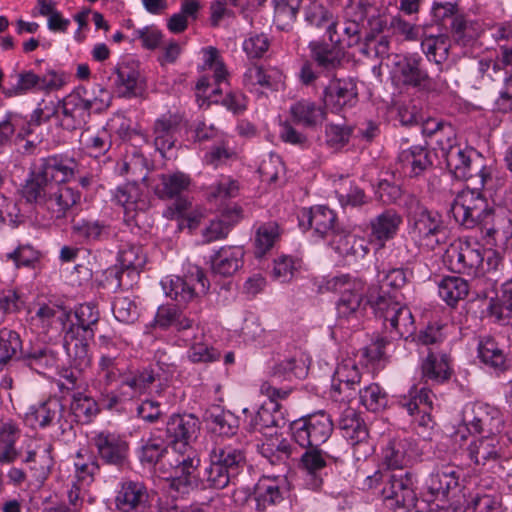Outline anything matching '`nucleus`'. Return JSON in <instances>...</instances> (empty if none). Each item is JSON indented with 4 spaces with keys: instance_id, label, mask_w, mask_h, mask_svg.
I'll use <instances>...</instances> for the list:
<instances>
[{
    "instance_id": "864d4df0",
    "label": "nucleus",
    "mask_w": 512,
    "mask_h": 512,
    "mask_svg": "<svg viewBox=\"0 0 512 512\" xmlns=\"http://www.w3.org/2000/svg\"><path fill=\"white\" fill-rule=\"evenodd\" d=\"M274 23L281 30H289L296 21L302 0H273Z\"/></svg>"
},
{
    "instance_id": "603ef678",
    "label": "nucleus",
    "mask_w": 512,
    "mask_h": 512,
    "mask_svg": "<svg viewBox=\"0 0 512 512\" xmlns=\"http://www.w3.org/2000/svg\"><path fill=\"white\" fill-rule=\"evenodd\" d=\"M254 497L259 510H265L282 500V493L275 479L262 477L255 486Z\"/></svg>"
},
{
    "instance_id": "49530a36",
    "label": "nucleus",
    "mask_w": 512,
    "mask_h": 512,
    "mask_svg": "<svg viewBox=\"0 0 512 512\" xmlns=\"http://www.w3.org/2000/svg\"><path fill=\"white\" fill-rule=\"evenodd\" d=\"M53 184L54 183H51L38 169V171L31 172L29 177L26 179L25 184L21 189L22 196L27 202L36 203L42 206Z\"/></svg>"
},
{
    "instance_id": "b1692460",
    "label": "nucleus",
    "mask_w": 512,
    "mask_h": 512,
    "mask_svg": "<svg viewBox=\"0 0 512 512\" xmlns=\"http://www.w3.org/2000/svg\"><path fill=\"white\" fill-rule=\"evenodd\" d=\"M305 8V21L311 27L325 29L331 42L337 34V20L334 15L333 0H308Z\"/></svg>"
},
{
    "instance_id": "2f4dec72",
    "label": "nucleus",
    "mask_w": 512,
    "mask_h": 512,
    "mask_svg": "<svg viewBox=\"0 0 512 512\" xmlns=\"http://www.w3.org/2000/svg\"><path fill=\"white\" fill-rule=\"evenodd\" d=\"M364 13L360 20H347L343 27V38H336L333 43L345 42L348 47H358L359 52L365 56L372 53L371 44L375 41V35L366 32L363 24Z\"/></svg>"
},
{
    "instance_id": "0eeeda50",
    "label": "nucleus",
    "mask_w": 512,
    "mask_h": 512,
    "mask_svg": "<svg viewBox=\"0 0 512 512\" xmlns=\"http://www.w3.org/2000/svg\"><path fill=\"white\" fill-rule=\"evenodd\" d=\"M443 262L447 268L458 274L472 277L484 276L483 248L470 242L455 241L445 250Z\"/></svg>"
},
{
    "instance_id": "f03ea898",
    "label": "nucleus",
    "mask_w": 512,
    "mask_h": 512,
    "mask_svg": "<svg viewBox=\"0 0 512 512\" xmlns=\"http://www.w3.org/2000/svg\"><path fill=\"white\" fill-rule=\"evenodd\" d=\"M99 317V311L94 304L84 303L74 312L76 322L71 317L64 322V347L75 365L81 368L91 363L88 342L94 338V326L97 325Z\"/></svg>"
},
{
    "instance_id": "a19ab883",
    "label": "nucleus",
    "mask_w": 512,
    "mask_h": 512,
    "mask_svg": "<svg viewBox=\"0 0 512 512\" xmlns=\"http://www.w3.org/2000/svg\"><path fill=\"white\" fill-rule=\"evenodd\" d=\"M332 248L345 258L363 259L368 253L366 240L354 234L340 230L330 240Z\"/></svg>"
},
{
    "instance_id": "09e8293b",
    "label": "nucleus",
    "mask_w": 512,
    "mask_h": 512,
    "mask_svg": "<svg viewBox=\"0 0 512 512\" xmlns=\"http://www.w3.org/2000/svg\"><path fill=\"white\" fill-rule=\"evenodd\" d=\"M280 76L276 69H264L262 66L252 65L247 68L243 83L248 89H253L256 86L274 89L280 81Z\"/></svg>"
},
{
    "instance_id": "aec40b11",
    "label": "nucleus",
    "mask_w": 512,
    "mask_h": 512,
    "mask_svg": "<svg viewBox=\"0 0 512 512\" xmlns=\"http://www.w3.org/2000/svg\"><path fill=\"white\" fill-rule=\"evenodd\" d=\"M47 195L42 207L50 214L51 219L65 218L81 198L78 190L61 183H54Z\"/></svg>"
},
{
    "instance_id": "72a5a7b5",
    "label": "nucleus",
    "mask_w": 512,
    "mask_h": 512,
    "mask_svg": "<svg viewBox=\"0 0 512 512\" xmlns=\"http://www.w3.org/2000/svg\"><path fill=\"white\" fill-rule=\"evenodd\" d=\"M39 170L51 183L66 184L79 174L78 164L74 159L49 156L42 160Z\"/></svg>"
},
{
    "instance_id": "20e7f679",
    "label": "nucleus",
    "mask_w": 512,
    "mask_h": 512,
    "mask_svg": "<svg viewBox=\"0 0 512 512\" xmlns=\"http://www.w3.org/2000/svg\"><path fill=\"white\" fill-rule=\"evenodd\" d=\"M442 151L445 152V160L448 169L460 180L471 181L476 189H483L492 180V170L483 164V159L472 148H462L459 145L445 143L438 140Z\"/></svg>"
},
{
    "instance_id": "39448f33",
    "label": "nucleus",
    "mask_w": 512,
    "mask_h": 512,
    "mask_svg": "<svg viewBox=\"0 0 512 512\" xmlns=\"http://www.w3.org/2000/svg\"><path fill=\"white\" fill-rule=\"evenodd\" d=\"M381 289L382 287L371 286L367 291V302L375 309L376 316L383 320L385 328L390 333L407 338L415 331L410 309L382 293Z\"/></svg>"
},
{
    "instance_id": "338daca9",
    "label": "nucleus",
    "mask_w": 512,
    "mask_h": 512,
    "mask_svg": "<svg viewBox=\"0 0 512 512\" xmlns=\"http://www.w3.org/2000/svg\"><path fill=\"white\" fill-rule=\"evenodd\" d=\"M21 348V340L15 331L0 329V364L10 361Z\"/></svg>"
},
{
    "instance_id": "f8f14e48",
    "label": "nucleus",
    "mask_w": 512,
    "mask_h": 512,
    "mask_svg": "<svg viewBox=\"0 0 512 512\" xmlns=\"http://www.w3.org/2000/svg\"><path fill=\"white\" fill-rule=\"evenodd\" d=\"M329 290L340 294L337 312L340 318L357 317L363 299L364 283L347 275L337 276L327 283Z\"/></svg>"
},
{
    "instance_id": "412c9836",
    "label": "nucleus",
    "mask_w": 512,
    "mask_h": 512,
    "mask_svg": "<svg viewBox=\"0 0 512 512\" xmlns=\"http://www.w3.org/2000/svg\"><path fill=\"white\" fill-rule=\"evenodd\" d=\"M99 457L108 464L121 466L125 463L129 444L125 437L110 431H101L93 438Z\"/></svg>"
},
{
    "instance_id": "c756f323",
    "label": "nucleus",
    "mask_w": 512,
    "mask_h": 512,
    "mask_svg": "<svg viewBox=\"0 0 512 512\" xmlns=\"http://www.w3.org/2000/svg\"><path fill=\"white\" fill-rule=\"evenodd\" d=\"M460 470L450 464L437 467L427 481V489L435 498H446L459 486Z\"/></svg>"
},
{
    "instance_id": "7ed1b4c3",
    "label": "nucleus",
    "mask_w": 512,
    "mask_h": 512,
    "mask_svg": "<svg viewBox=\"0 0 512 512\" xmlns=\"http://www.w3.org/2000/svg\"><path fill=\"white\" fill-rule=\"evenodd\" d=\"M409 235L414 244L425 252L442 249L448 240V231L438 212L431 211L416 201L408 213Z\"/></svg>"
},
{
    "instance_id": "f257e3e1",
    "label": "nucleus",
    "mask_w": 512,
    "mask_h": 512,
    "mask_svg": "<svg viewBox=\"0 0 512 512\" xmlns=\"http://www.w3.org/2000/svg\"><path fill=\"white\" fill-rule=\"evenodd\" d=\"M199 430L200 422L192 414H174L166 423V435L173 444L170 465L175 471L170 487L176 492L185 493L195 483L200 458L190 442L197 438Z\"/></svg>"
},
{
    "instance_id": "680f3d73",
    "label": "nucleus",
    "mask_w": 512,
    "mask_h": 512,
    "mask_svg": "<svg viewBox=\"0 0 512 512\" xmlns=\"http://www.w3.org/2000/svg\"><path fill=\"white\" fill-rule=\"evenodd\" d=\"M238 181L229 176H222L215 184L206 189V197L210 202L223 201L228 198L236 197L239 193Z\"/></svg>"
},
{
    "instance_id": "9b49d317",
    "label": "nucleus",
    "mask_w": 512,
    "mask_h": 512,
    "mask_svg": "<svg viewBox=\"0 0 512 512\" xmlns=\"http://www.w3.org/2000/svg\"><path fill=\"white\" fill-rule=\"evenodd\" d=\"M415 475L412 472L386 474L382 497L392 508H417L418 498L415 492Z\"/></svg>"
},
{
    "instance_id": "052dcab7",
    "label": "nucleus",
    "mask_w": 512,
    "mask_h": 512,
    "mask_svg": "<svg viewBox=\"0 0 512 512\" xmlns=\"http://www.w3.org/2000/svg\"><path fill=\"white\" fill-rule=\"evenodd\" d=\"M80 141L89 154L94 157L105 154L111 147L109 135L105 130L98 132L86 130L82 133Z\"/></svg>"
},
{
    "instance_id": "8fccbe9b",
    "label": "nucleus",
    "mask_w": 512,
    "mask_h": 512,
    "mask_svg": "<svg viewBox=\"0 0 512 512\" xmlns=\"http://www.w3.org/2000/svg\"><path fill=\"white\" fill-rule=\"evenodd\" d=\"M154 381L153 371L144 369L125 377L120 384V390L123 396L131 399L146 392Z\"/></svg>"
},
{
    "instance_id": "c85d7f7f",
    "label": "nucleus",
    "mask_w": 512,
    "mask_h": 512,
    "mask_svg": "<svg viewBox=\"0 0 512 512\" xmlns=\"http://www.w3.org/2000/svg\"><path fill=\"white\" fill-rule=\"evenodd\" d=\"M245 251L241 246H222L211 256V271L215 275L229 277L243 265Z\"/></svg>"
},
{
    "instance_id": "79ce46f5",
    "label": "nucleus",
    "mask_w": 512,
    "mask_h": 512,
    "mask_svg": "<svg viewBox=\"0 0 512 512\" xmlns=\"http://www.w3.org/2000/svg\"><path fill=\"white\" fill-rule=\"evenodd\" d=\"M311 61L323 72H331L341 65L342 55L339 49L322 41L309 43Z\"/></svg>"
},
{
    "instance_id": "c9c22d12",
    "label": "nucleus",
    "mask_w": 512,
    "mask_h": 512,
    "mask_svg": "<svg viewBox=\"0 0 512 512\" xmlns=\"http://www.w3.org/2000/svg\"><path fill=\"white\" fill-rule=\"evenodd\" d=\"M291 121L304 127L313 128L322 124L326 119V107L314 101L301 99L291 105L289 109Z\"/></svg>"
},
{
    "instance_id": "4d7b16f0",
    "label": "nucleus",
    "mask_w": 512,
    "mask_h": 512,
    "mask_svg": "<svg viewBox=\"0 0 512 512\" xmlns=\"http://www.w3.org/2000/svg\"><path fill=\"white\" fill-rule=\"evenodd\" d=\"M433 394L426 387L413 386L407 395L401 397L400 404L407 409L410 415L423 411L424 404L433 406Z\"/></svg>"
},
{
    "instance_id": "e433bc0d",
    "label": "nucleus",
    "mask_w": 512,
    "mask_h": 512,
    "mask_svg": "<svg viewBox=\"0 0 512 512\" xmlns=\"http://www.w3.org/2000/svg\"><path fill=\"white\" fill-rule=\"evenodd\" d=\"M115 200L123 207L125 216L129 220H133L138 212L145 211L149 206L140 187L135 183H127L118 187L115 192Z\"/></svg>"
},
{
    "instance_id": "58836bf2",
    "label": "nucleus",
    "mask_w": 512,
    "mask_h": 512,
    "mask_svg": "<svg viewBox=\"0 0 512 512\" xmlns=\"http://www.w3.org/2000/svg\"><path fill=\"white\" fill-rule=\"evenodd\" d=\"M415 456V447L408 439H394L383 450V461L391 469L409 466Z\"/></svg>"
},
{
    "instance_id": "ea45409f",
    "label": "nucleus",
    "mask_w": 512,
    "mask_h": 512,
    "mask_svg": "<svg viewBox=\"0 0 512 512\" xmlns=\"http://www.w3.org/2000/svg\"><path fill=\"white\" fill-rule=\"evenodd\" d=\"M115 84L123 97L136 96L142 89L139 65L136 62H122L115 68Z\"/></svg>"
},
{
    "instance_id": "6e6552de",
    "label": "nucleus",
    "mask_w": 512,
    "mask_h": 512,
    "mask_svg": "<svg viewBox=\"0 0 512 512\" xmlns=\"http://www.w3.org/2000/svg\"><path fill=\"white\" fill-rule=\"evenodd\" d=\"M293 439L302 448L318 447L325 443L333 432V422L324 411L309 414L290 424Z\"/></svg>"
},
{
    "instance_id": "4468645a",
    "label": "nucleus",
    "mask_w": 512,
    "mask_h": 512,
    "mask_svg": "<svg viewBox=\"0 0 512 512\" xmlns=\"http://www.w3.org/2000/svg\"><path fill=\"white\" fill-rule=\"evenodd\" d=\"M463 422L470 431L485 435H498L502 428L500 411L484 403L467 406L463 412Z\"/></svg>"
},
{
    "instance_id": "c03bdc74",
    "label": "nucleus",
    "mask_w": 512,
    "mask_h": 512,
    "mask_svg": "<svg viewBox=\"0 0 512 512\" xmlns=\"http://www.w3.org/2000/svg\"><path fill=\"white\" fill-rule=\"evenodd\" d=\"M190 184L189 175L183 172L166 173L158 176L154 191L161 199H171L187 190Z\"/></svg>"
},
{
    "instance_id": "bf43d9fd",
    "label": "nucleus",
    "mask_w": 512,
    "mask_h": 512,
    "mask_svg": "<svg viewBox=\"0 0 512 512\" xmlns=\"http://www.w3.org/2000/svg\"><path fill=\"white\" fill-rule=\"evenodd\" d=\"M427 58L437 64L442 63L448 56L449 39L445 35L426 36L421 43Z\"/></svg>"
},
{
    "instance_id": "13d9d810",
    "label": "nucleus",
    "mask_w": 512,
    "mask_h": 512,
    "mask_svg": "<svg viewBox=\"0 0 512 512\" xmlns=\"http://www.w3.org/2000/svg\"><path fill=\"white\" fill-rule=\"evenodd\" d=\"M280 232L276 223L270 222L261 225L255 235V255L264 256L279 240Z\"/></svg>"
},
{
    "instance_id": "69168bd1",
    "label": "nucleus",
    "mask_w": 512,
    "mask_h": 512,
    "mask_svg": "<svg viewBox=\"0 0 512 512\" xmlns=\"http://www.w3.org/2000/svg\"><path fill=\"white\" fill-rule=\"evenodd\" d=\"M359 399L361 404L370 411H378L386 406V394L382 391L381 387L372 383L365 388L359 390Z\"/></svg>"
},
{
    "instance_id": "cd10ccee",
    "label": "nucleus",
    "mask_w": 512,
    "mask_h": 512,
    "mask_svg": "<svg viewBox=\"0 0 512 512\" xmlns=\"http://www.w3.org/2000/svg\"><path fill=\"white\" fill-rule=\"evenodd\" d=\"M182 118L178 114H164L153 125V142L156 149L164 155L171 150L176 142Z\"/></svg>"
},
{
    "instance_id": "f3484780",
    "label": "nucleus",
    "mask_w": 512,
    "mask_h": 512,
    "mask_svg": "<svg viewBox=\"0 0 512 512\" xmlns=\"http://www.w3.org/2000/svg\"><path fill=\"white\" fill-rule=\"evenodd\" d=\"M467 452L476 466L490 468L506 459L505 445L499 435H483L473 440Z\"/></svg>"
},
{
    "instance_id": "9d476101",
    "label": "nucleus",
    "mask_w": 512,
    "mask_h": 512,
    "mask_svg": "<svg viewBox=\"0 0 512 512\" xmlns=\"http://www.w3.org/2000/svg\"><path fill=\"white\" fill-rule=\"evenodd\" d=\"M481 189H464L459 192L451 205V213L457 223L466 229L476 228L480 217L488 211L487 199L480 192Z\"/></svg>"
},
{
    "instance_id": "393cba45",
    "label": "nucleus",
    "mask_w": 512,
    "mask_h": 512,
    "mask_svg": "<svg viewBox=\"0 0 512 512\" xmlns=\"http://www.w3.org/2000/svg\"><path fill=\"white\" fill-rule=\"evenodd\" d=\"M299 222L301 226L313 228L321 237L333 238L334 234L340 231L336 225L337 217L334 211L322 205L302 210Z\"/></svg>"
},
{
    "instance_id": "a18cd8bd",
    "label": "nucleus",
    "mask_w": 512,
    "mask_h": 512,
    "mask_svg": "<svg viewBox=\"0 0 512 512\" xmlns=\"http://www.w3.org/2000/svg\"><path fill=\"white\" fill-rule=\"evenodd\" d=\"M260 453L273 464L286 463L297 454V449L285 438L276 436L268 439L260 446Z\"/></svg>"
},
{
    "instance_id": "bb28decb",
    "label": "nucleus",
    "mask_w": 512,
    "mask_h": 512,
    "mask_svg": "<svg viewBox=\"0 0 512 512\" xmlns=\"http://www.w3.org/2000/svg\"><path fill=\"white\" fill-rule=\"evenodd\" d=\"M431 166L429 151L420 146L401 151L396 162L397 171L405 177H418Z\"/></svg>"
},
{
    "instance_id": "4c0bfd02",
    "label": "nucleus",
    "mask_w": 512,
    "mask_h": 512,
    "mask_svg": "<svg viewBox=\"0 0 512 512\" xmlns=\"http://www.w3.org/2000/svg\"><path fill=\"white\" fill-rule=\"evenodd\" d=\"M476 228H479L482 237L488 244H494L502 234L506 236L511 230V221L504 213H497L489 208L478 220Z\"/></svg>"
},
{
    "instance_id": "2eb2a0df",
    "label": "nucleus",
    "mask_w": 512,
    "mask_h": 512,
    "mask_svg": "<svg viewBox=\"0 0 512 512\" xmlns=\"http://www.w3.org/2000/svg\"><path fill=\"white\" fill-rule=\"evenodd\" d=\"M53 450L52 443L45 439H30L26 444L22 460L41 483L49 477L54 466Z\"/></svg>"
},
{
    "instance_id": "4be33fe9",
    "label": "nucleus",
    "mask_w": 512,
    "mask_h": 512,
    "mask_svg": "<svg viewBox=\"0 0 512 512\" xmlns=\"http://www.w3.org/2000/svg\"><path fill=\"white\" fill-rule=\"evenodd\" d=\"M358 91L352 79H332L322 95L324 106L333 112L351 107L357 102Z\"/></svg>"
},
{
    "instance_id": "473e14b6",
    "label": "nucleus",
    "mask_w": 512,
    "mask_h": 512,
    "mask_svg": "<svg viewBox=\"0 0 512 512\" xmlns=\"http://www.w3.org/2000/svg\"><path fill=\"white\" fill-rule=\"evenodd\" d=\"M21 436V428L12 418H0V464H11L20 457L16 442Z\"/></svg>"
},
{
    "instance_id": "6e6d98bb",
    "label": "nucleus",
    "mask_w": 512,
    "mask_h": 512,
    "mask_svg": "<svg viewBox=\"0 0 512 512\" xmlns=\"http://www.w3.org/2000/svg\"><path fill=\"white\" fill-rule=\"evenodd\" d=\"M399 78L405 85L420 86L427 78V74L420 69L417 58L405 57L397 63Z\"/></svg>"
},
{
    "instance_id": "1a4fd4ad",
    "label": "nucleus",
    "mask_w": 512,
    "mask_h": 512,
    "mask_svg": "<svg viewBox=\"0 0 512 512\" xmlns=\"http://www.w3.org/2000/svg\"><path fill=\"white\" fill-rule=\"evenodd\" d=\"M118 260L120 267L109 269V277L115 279L117 287L129 290L137 283L139 274L146 264V254L141 245L125 243L119 251Z\"/></svg>"
},
{
    "instance_id": "a211bd4d",
    "label": "nucleus",
    "mask_w": 512,
    "mask_h": 512,
    "mask_svg": "<svg viewBox=\"0 0 512 512\" xmlns=\"http://www.w3.org/2000/svg\"><path fill=\"white\" fill-rule=\"evenodd\" d=\"M339 428L343 436L354 447L355 456L360 459L372 452L369 444V432L365 422L352 409L344 411L339 420Z\"/></svg>"
},
{
    "instance_id": "6ab92c4d",
    "label": "nucleus",
    "mask_w": 512,
    "mask_h": 512,
    "mask_svg": "<svg viewBox=\"0 0 512 512\" xmlns=\"http://www.w3.org/2000/svg\"><path fill=\"white\" fill-rule=\"evenodd\" d=\"M209 286L204 270L198 266H190L183 278L171 280L168 295L177 301L187 302L206 294Z\"/></svg>"
},
{
    "instance_id": "7c9ffc66",
    "label": "nucleus",
    "mask_w": 512,
    "mask_h": 512,
    "mask_svg": "<svg viewBox=\"0 0 512 512\" xmlns=\"http://www.w3.org/2000/svg\"><path fill=\"white\" fill-rule=\"evenodd\" d=\"M209 462L236 476L246 463L241 449L224 443H216L209 452Z\"/></svg>"
},
{
    "instance_id": "ddd939ff",
    "label": "nucleus",
    "mask_w": 512,
    "mask_h": 512,
    "mask_svg": "<svg viewBox=\"0 0 512 512\" xmlns=\"http://www.w3.org/2000/svg\"><path fill=\"white\" fill-rule=\"evenodd\" d=\"M83 94H86L85 89H77L57 105L52 106V113L63 129L68 131L81 129L90 119Z\"/></svg>"
},
{
    "instance_id": "5fc2aeb1",
    "label": "nucleus",
    "mask_w": 512,
    "mask_h": 512,
    "mask_svg": "<svg viewBox=\"0 0 512 512\" xmlns=\"http://www.w3.org/2000/svg\"><path fill=\"white\" fill-rule=\"evenodd\" d=\"M238 151L230 144L228 139H221L214 143L205 153L203 162L206 165L218 167L238 159Z\"/></svg>"
},
{
    "instance_id": "37998d69",
    "label": "nucleus",
    "mask_w": 512,
    "mask_h": 512,
    "mask_svg": "<svg viewBox=\"0 0 512 512\" xmlns=\"http://www.w3.org/2000/svg\"><path fill=\"white\" fill-rule=\"evenodd\" d=\"M422 377L436 383L448 381L452 376L450 357L430 351L421 365Z\"/></svg>"
},
{
    "instance_id": "e2e57ef3",
    "label": "nucleus",
    "mask_w": 512,
    "mask_h": 512,
    "mask_svg": "<svg viewBox=\"0 0 512 512\" xmlns=\"http://www.w3.org/2000/svg\"><path fill=\"white\" fill-rule=\"evenodd\" d=\"M479 357L482 362L495 370L506 368V357L493 339H486L479 345Z\"/></svg>"
},
{
    "instance_id": "de8ad7c7",
    "label": "nucleus",
    "mask_w": 512,
    "mask_h": 512,
    "mask_svg": "<svg viewBox=\"0 0 512 512\" xmlns=\"http://www.w3.org/2000/svg\"><path fill=\"white\" fill-rule=\"evenodd\" d=\"M63 412V405L56 398H50L47 401L36 407L31 413L27 415V421L32 426H39L45 428L58 420Z\"/></svg>"
},
{
    "instance_id": "3c124183",
    "label": "nucleus",
    "mask_w": 512,
    "mask_h": 512,
    "mask_svg": "<svg viewBox=\"0 0 512 512\" xmlns=\"http://www.w3.org/2000/svg\"><path fill=\"white\" fill-rule=\"evenodd\" d=\"M468 293V282L461 277H445L439 284V295L450 306L465 299Z\"/></svg>"
},
{
    "instance_id": "f704fd0d",
    "label": "nucleus",
    "mask_w": 512,
    "mask_h": 512,
    "mask_svg": "<svg viewBox=\"0 0 512 512\" xmlns=\"http://www.w3.org/2000/svg\"><path fill=\"white\" fill-rule=\"evenodd\" d=\"M189 346L187 355L193 363H209L218 361L220 352L207 343L205 333L198 325L195 326L192 336L180 338Z\"/></svg>"
},
{
    "instance_id": "774afa93",
    "label": "nucleus",
    "mask_w": 512,
    "mask_h": 512,
    "mask_svg": "<svg viewBox=\"0 0 512 512\" xmlns=\"http://www.w3.org/2000/svg\"><path fill=\"white\" fill-rule=\"evenodd\" d=\"M71 410L79 420L87 422L99 412V407L92 397L77 393L73 396Z\"/></svg>"
},
{
    "instance_id": "423d86ee",
    "label": "nucleus",
    "mask_w": 512,
    "mask_h": 512,
    "mask_svg": "<svg viewBox=\"0 0 512 512\" xmlns=\"http://www.w3.org/2000/svg\"><path fill=\"white\" fill-rule=\"evenodd\" d=\"M205 75L199 78L196 83V96L199 105L209 106L211 103H218L225 87L229 86V73L215 47L203 49Z\"/></svg>"
},
{
    "instance_id": "a878e982",
    "label": "nucleus",
    "mask_w": 512,
    "mask_h": 512,
    "mask_svg": "<svg viewBox=\"0 0 512 512\" xmlns=\"http://www.w3.org/2000/svg\"><path fill=\"white\" fill-rule=\"evenodd\" d=\"M147 501L148 491L143 483L125 481L117 491L115 505L120 512H142Z\"/></svg>"
},
{
    "instance_id": "0e129e2a",
    "label": "nucleus",
    "mask_w": 512,
    "mask_h": 512,
    "mask_svg": "<svg viewBox=\"0 0 512 512\" xmlns=\"http://www.w3.org/2000/svg\"><path fill=\"white\" fill-rule=\"evenodd\" d=\"M235 476L209 462L201 478V484L205 489L222 490L226 488Z\"/></svg>"
},
{
    "instance_id": "5701e85b",
    "label": "nucleus",
    "mask_w": 512,
    "mask_h": 512,
    "mask_svg": "<svg viewBox=\"0 0 512 512\" xmlns=\"http://www.w3.org/2000/svg\"><path fill=\"white\" fill-rule=\"evenodd\" d=\"M403 223V217L395 209H386L370 221V241L379 249L394 239Z\"/></svg>"
},
{
    "instance_id": "dca6fc26",
    "label": "nucleus",
    "mask_w": 512,
    "mask_h": 512,
    "mask_svg": "<svg viewBox=\"0 0 512 512\" xmlns=\"http://www.w3.org/2000/svg\"><path fill=\"white\" fill-rule=\"evenodd\" d=\"M304 372V363L298 361L295 357L288 358L276 364L272 370L271 381L263 382L260 387L261 393L269 398V405L278 410L280 407L278 400L286 399L291 393V389L275 387V380L281 378L290 379L291 376L300 377Z\"/></svg>"
}]
</instances>
